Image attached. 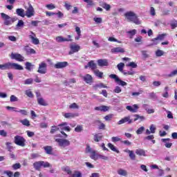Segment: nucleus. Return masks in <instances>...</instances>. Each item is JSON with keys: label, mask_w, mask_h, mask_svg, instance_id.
Returning <instances> with one entry per match:
<instances>
[{"label": "nucleus", "mask_w": 177, "mask_h": 177, "mask_svg": "<svg viewBox=\"0 0 177 177\" xmlns=\"http://www.w3.org/2000/svg\"><path fill=\"white\" fill-rule=\"evenodd\" d=\"M12 68L15 70H24L22 66L16 63L8 62L4 64H0V70H10Z\"/></svg>", "instance_id": "obj_1"}, {"label": "nucleus", "mask_w": 177, "mask_h": 177, "mask_svg": "<svg viewBox=\"0 0 177 177\" xmlns=\"http://www.w3.org/2000/svg\"><path fill=\"white\" fill-rule=\"evenodd\" d=\"M124 17H126L128 21H132L135 24L139 25L140 24V21L138 19V16L136 14L132 11L127 12L124 14Z\"/></svg>", "instance_id": "obj_2"}, {"label": "nucleus", "mask_w": 177, "mask_h": 177, "mask_svg": "<svg viewBox=\"0 0 177 177\" xmlns=\"http://www.w3.org/2000/svg\"><path fill=\"white\" fill-rule=\"evenodd\" d=\"M52 168V165L48 162H45L43 160H39L33 163V167L36 169V171H41V168Z\"/></svg>", "instance_id": "obj_3"}, {"label": "nucleus", "mask_w": 177, "mask_h": 177, "mask_svg": "<svg viewBox=\"0 0 177 177\" xmlns=\"http://www.w3.org/2000/svg\"><path fill=\"white\" fill-rule=\"evenodd\" d=\"M14 142L17 146H21V147H24L26 146V139L21 136H16L14 138Z\"/></svg>", "instance_id": "obj_4"}, {"label": "nucleus", "mask_w": 177, "mask_h": 177, "mask_svg": "<svg viewBox=\"0 0 177 177\" xmlns=\"http://www.w3.org/2000/svg\"><path fill=\"white\" fill-rule=\"evenodd\" d=\"M109 77L112 78V80H115V82L117 84V85H119L120 86H127L128 85L126 82L122 81L121 79H120V77H118L117 75L111 74L109 75Z\"/></svg>", "instance_id": "obj_5"}, {"label": "nucleus", "mask_w": 177, "mask_h": 177, "mask_svg": "<svg viewBox=\"0 0 177 177\" xmlns=\"http://www.w3.org/2000/svg\"><path fill=\"white\" fill-rule=\"evenodd\" d=\"M55 142H57L59 147H62V149L67 147L70 145V141L66 139L57 138L55 139Z\"/></svg>", "instance_id": "obj_6"}, {"label": "nucleus", "mask_w": 177, "mask_h": 177, "mask_svg": "<svg viewBox=\"0 0 177 177\" xmlns=\"http://www.w3.org/2000/svg\"><path fill=\"white\" fill-rule=\"evenodd\" d=\"M0 15L1 16L2 20L3 21L4 26H11L12 25L10 16L6 15L4 12H1Z\"/></svg>", "instance_id": "obj_7"}, {"label": "nucleus", "mask_w": 177, "mask_h": 177, "mask_svg": "<svg viewBox=\"0 0 177 177\" xmlns=\"http://www.w3.org/2000/svg\"><path fill=\"white\" fill-rule=\"evenodd\" d=\"M48 71V64L45 63L44 62L40 63L39 64V68L37 70V73L39 74H46Z\"/></svg>", "instance_id": "obj_8"}, {"label": "nucleus", "mask_w": 177, "mask_h": 177, "mask_svg": "<svg viewBox=\"0 0 177 177\" xmlns=\"http://www.w3.org/2000/svg\"><path fill=\"white\" fill-rule=\"evenodd\" d=\"M133 122V120L131 119V116H127L122 118L118 122V125H122V124H131Z\"/></svg>", "instance_id": "obj_9"}, {"label": "nucleus", "mask_w": 177, "mask_h": 177, "mask_svg": "<svg viewBox=\"0 0 177 177\" xmlns=\"http://www.w3.org/2000/svg\"><path fill=\"white\" fill-rule=\"evenodd\" d=\"M30 35H29L28 37L30 38V39H31L32 44H33L34 45H39V39L37 38V35H35V33H34V32L32 31H30Z\"/></svg>", "instance_id": "obj_10"}, {"label": "nucleus", "mask_w": 177, "mask_h": 177, "mask_svg": "<svg viewBox=\"0 0 177 177\" xmlns=\"http://www.w3.org/2000/svg\"><path fill=\"white\" fill-rule=\"evenodd\" d=\"M10 58L12 60H17V62H24V57L19 53H12L10 55Z\"/></svg>", "instance_id": "obj_11"}, {"label": "nucleus", "mask_w": 177, "mask_h": 177, "mask_svg": "<svg viewBox=\"0 0 177 177\" xmlns=\"http://www.w3.org/2000/svg\"><path fill=\"white\" fill-rule=\"evenodd\" d=\"M165 37H167V34L165 33L158 35L157 37L151 39L152 42H153L152 45H157L158 44H159L158 41H162V39H164Z\"/></svg>", "instance_id": "obj_12"}, {"label": "nucleus", "mask_w": 177, "mask_h": 177, "mask_svg": "<svg viewBox=\"0 0 177 177\" xmlns=\"http://www.w3.org/2000/svg\"><path fill=\"white\" fill-rule=\"evenodd\" d=\"M68 38H64L62 36H58L55 38L56 42H71V41H73V39H71V35H68Z\"/></svg>", "instance_id": "obj_13"}, {"label": "nucleus", "mask_w": 177, "mask_h": 177, "mask_svg": "<svg viewBox=\"0 0 177 177\" xmlns=\"http://www.w3.org/2000/svg\"><path fill=\"white\" fill-rule=\"evenodd\" d=\"M34 8L32 7V6L30 5L29 7L26 9L25 16L29 18L32 17V16H34Z\"/></svg>", "instance_id": "obj_14"}, {"label": "nucleus", "mask_w": 177, "mask_h": 177, "mask_svg": "<svg viewBox=\"0 0 177 177\" xmlns=\"http://www.w3.org/2000/svg\"><path fill=\"white\" fill-rule=\"evenodd\" d=\"M71 50L69 51V55H73V53H77L81 49V46L79 45L72 44L70 46Z\"/></svg>", "instance_id": "obj_15"}, {"label": "nucleus", "mask_w": 177, "mask_h": 177, "mask_svg": "<svg viewBox=\"0 0 177 177\" xmlns=\"http://www.w3.org/2000/svg\"><path fill=\"white\" fill-rule=\"evenodd\" d=\"M68 66V62H57L54 67L55 68L60 69V68H64Z\"/></svg>", "instance_id": "obj_16"}, {"label": "nucleus", "mask_w": 177, "mask_h": 177, "mask_svg": "<svg viewBox=\"0 0 177 177\" xmlns=\"http://www.w3.org/2000/svg\"><path fill=\"white\" fill-rule=\"evenodd\" d=\"M67 125V122H65L59 124L58 127H59V129H61V131H67V132H70V131H71V128H70V127Z\"/></svg>", "instance_id": "obj_17"}, {"label": "nucleus", "mask_w": 177, "mask_h": 177, "mask_svg": "<svg viewBox=\"0 0 177 177\" xmlns=\"http://www.w3.org/2000/svg\"><path fill=\"white\" fill-rule=\"evenodd\" d=\"M126 109L129 111H131V113H138V110L139 109V106H138V104H133V106H126Z\"/></svg>", "instance_id": "obj_18"}, {"label": "nucleus", "mask_w": 177, "mask_h": 177, "mask_svg": "<svg viewBox=\"0 0 177 177\" xmlns=\"http://www.w3.org/2000/svg\"><path fill=\"white\" fill-rule=\"evenodd\" d=\"M98 66L100 67H104L109 66V60L106 59H100L97 61Z\"/></svg>", "instance_id": "obj_19"}, {"label": "nucleus", "mask_w": 177, "mask_h": 177, "mask_svg": "<svg viewBox=\"0 0 177 177\" xmlns=\"http://www.w3.org/2000/svg\"><path fill=\"white\" fill-rule=\"evenodd\" d=\"M95 110H96L97 111H109L110 110V106H107L106 105H102V106H96L95 108Z\"/></svg>", "instance_id": "obj_20"}, {"label": "nucleus", "mask_w": 177, "mask_h": 177, "mask_svg": "<svg viewBox=\"0 0 177 177\" xmlns=\"http://www.w3.org/2000/svg\"><path fill=\"white\" fill-rule=\"evenodd\" d=\"M83 80L84 82H86V84H92L93 81L92 75L89 74H86V75L83 76Z\"/></svg>", "instance_id": "obj_21"}, {"label": "nucleus", "mask_w": 177, "mask_h": 177, "mask_svg": "<svg viewBox=\"0 0 177 177\" xmlns=\"http://www.w3.org/2000/svg\"><path fill=\"white\" fill-rule=\"evenodd\" d=\"M97 66L96 65V64L95 63V62L93 61H90L87 65H86L84 66V68H91V70H95V68H97Z\"/></svg>", "instance_id": "obj_22"}, {"label": "nucleus", "mask_w": 177, "mask_h": 177, "mask_svg": "<svg viewBox=\"0 0 177 177\" xmlns=\"http://www.w3.org/2000/svg\"><path fill=\"white\" fill-rule=\"evenodd\" d=\"M161 140L163 143H165V147H167V149H171V147H172V143L169 142L171 139L162 138Z\"/></svg>", "instance_id": "obj_23"}, {"label": "nucleus", "mask_w": 177, "mask_h": 177, "mask_svg": "<svg viewBox=\"0 0 177 177\" xmlns=\"http://www.w3.org/2000/svg\"><path fill=\"white\" fill-rule=\"evenodd\" d=\"M111 52L112 53H124V52H125V50L121 47H116L112 48L111 50Z\"/></svg>", "instance_id": "obj_24"}, {"label": "nucleus", "mask_w": 177, "mask_h": 177, "mask_svg": "<svg viewBox=\"0 0 177 177\" xmlns=\"http://www.w3.org/2000/svg\"><path fill=\"white\" fill-rule=\"evenodd\" d=\"M93 89H95V91H97V89H99V88L100 89H102V88H104L107 89V88H109V86L104 85V84H103V83H98V84H94L93 86Z\"/></svg>", "instance_id": "obj_25"}, {"label": "nucleus", "mask_w": 177, "mask_h": 177, "mask_svg": "<svg viewBox=\"0 0 177 177\" xmlns=\"http://www.w3.org/2000/svg\"><path fill=\"white\" fill-rule=\"evenodd\" d=\"M16 14L21 17H24L26 16V12L23 8H17L16 10Z\"/></svg>", "instance_id": "obj_26"}, {"label": "nucleus", "mask_w": 177, "mask_h": 177, "mask_svg": "<svg viewBox=\"0 0 177 177\" xmlns=\"http://www.w3.org/2000/svg\"><path fill=\"white\" fill-rule=\"evenodd\" d=\"M124 152L129 153V156L131 160H135V158H136V156L135 155V153H133V151H131L129 149H125Z\"/></svg>", "instance_id": "obj_27"}, {"label": "nucleus", "mask_w": 177, "mask_h": 177, "mask_svg": "<svg viewBox=\"0 0 177 177\" xmlns=\"http://www.w3.org/2000/svg\"><path fill=\"white\" fill-rule=\"evenodd\" d=\"M78 115H80L78 113H66L64 116L65 118H74V117H78Z\"/></svg>", "instance_id": "obj_28"}, {"label": "nucleus", "mask_w": 177, "mask_h": 177, "mask_svg": "<svg viewBox=\"0 0 177 177\" xmlns=\"http://www.w3.org/2000/svg\"><path fill=\"white\" fill-rule=\"evenodd\" d=\"M136 154H137V156H143V157H146V151L142 149H138L136 150Z\"/></svg>", "instance_id": "obj_29"}, {"label": "nucleus", "mask_w": 177, "mask_h": 177, "mask_svg": "<svg viewBox=\"0 0 177 177\" xmlns=\"http://www.w3.org/2000/svg\"><path fill=\"white\" fill-rule=\"evenodd\" d=\"M94 142H100L103 139V135L102 133H97L94 135Z\"/></svg>", "instance_id": "obj_30"}, {"label": "nucleus", "mask_w": 177, "mask_h": 177, "mask_svg": "<svg viewBox=\"0 0 177 177\" xmlns=\"http://www.w3.org/2000/svg\"><path fill=\"white\" fill-rule=\"evenodd\" d=\"M44 150L46 151V154H52V151H53V149L51 146L44 147Z\"/></svg>", "instance_id": "obj_31"}, {"label": "nucleus", "mask_w": 177, "mask_h": 177, "mask_svg": "<svg viewBox=\"0 0 177 177\" xmlns=\"http://www.w3.org/2000/svg\"><path fill=\"white\" fill-rule=\"evenodd\" d=\"M37 103L38 104H40V106H47L48 103L44 100V98L41 97L37 99Z\"/></svg>", "instance_id": "obj_32"}, {"label": "nucleus", "mask_w": 177, "mask_h": 177, "mask_svg": "<svg viewBox=\"0 0 177 177\" xmlns=\"http://www.w3.org/2000/svg\"><path fill=\"white\" fill-rule=\"evenodd\" d=\"M94 74L96 75V77H98V78H102L103 77V73L100 72L99 69L94 70Z\"/></svg>", "instance_id": "obj_33"}, {"label": "nucleus", "mask_w": 177, "mask_h": 177, "mask_svg": "<svg viewBox=\"0 0 177 177\" xmlns=\"http://www.w3.org/2000/svg\"><path fill=\"white\" fill-rule=\"evenodd\" d=\"M108 147H109V149H111V150H112V151H115V153H120V151L118 149H117V148H115V146H114L111 143L108 144Z\"/></svg>", "instance_id": "obj_34"}, {"label": "nucleus", "mask_w": 177, "mask_h": 177, "mask_svg": "<svg viewBox=\"0 0 177 177\" xmlns=\"http://www.w3.org/2000/svg\"><path fill=\"white\" fill-rule=\"evenodd\" d=\"M100 6H102V8H103L104 9H105L107 11H109V10H110V9H111V6H110L109 4H107L106 3H102L100 4Z\"/></svg>", "instance_id": "obj_35"}, {"label": "nucleus", "mask_w": 177, "mask_h": 177, "mask_svg": "<svg viewBox=\"0 0 177 177\" xmlns=\"http://www.w3.org/2000/svg\"><path fill=\"white\" fill-rule=\"evenodd\" d=\"M98 156H99V154H96V151H93L92 152H91V158H92V160H98Z\"/></svg>", "instance_id": "obj_36"}, {"label": "nucleus", "mask_w": 177, "mask_h": 177, "mask_svg": "<svg viewBox=\"0 0 177 177\" xmlns=\"http://www.w3.org/2000/svg\"><path fill=\"white\" fill-rule=\"evenodd\" d=\"M118 69L119 70V71L120 73H122V71H124V67H125V64L120 62V64H118L117 65Z\"/></svg>", "instance_id": "obj_37"}, {"label": "nucleus", "mask_w": 177, "mask_h": 177, "mask_svg": "<svg viewBox=\"0 0 177 177\" xmlns=\"http://www.w3.org/2000/svg\"><path fill=\"white\" fill-rule=\"evenodd\" d=\"M171 10L164 8L162 10L161 16H169Z\"/></svg>", "instance_id": "obj_38"}, {"label": "nucleus", "mask_w": 177, "mask_h": 177, "mask_svg": "<svg viewBox=\"0 0 177 177\" xmlns=\"http://www.w3.org/2000/svg\"><path fill=\"white\" fill-rule=\"evenodd\" d=\"M118 175H120L121 176H127V173L126 170H124L122 169H120L118 170Z\"/></svg>", "instance_id": "obj_39"}, {"label": "nucleus", "mask_w": 177, "mask_h": 177, "mask_svg": "<svg viewBox=\"0 0 177 177\" xmlns=\"http://www.w3.org/2000/svg\"><path fill=\"white\" fill-rule=\"evenodd\" d=\"M19 122H21V124L24 125L25 127H30V120L27 119L20 120Z\"/></svg>", "instance_id": "obj_40"}, {"label": "nucleus", "mask_w": 177, "mask_h": 177, "mask_svg": "<svg viewBox=\"0 0 177 177\" xmlns=\"http://www.w3.org/2000/svg\"><path fill=\"white\" fill-rule=\"evenodd\" d=\"M25 66L28 71H31V69L34 67V65L31 62H26Z\"/></svg>", "instance_id": "obj_41"}, {"label": "nucleus", "mask_w": 177, "mask_h": 177, "mask_svg": "<svg viewBox=\"0 0 177 177\" xmlns=\"http://www.w3.org/2000/svg\"><path fill=\"white\" fill-rule=\"evenodd\" d=\"M145 129H146L145 128V127H141L138 129V130L136 131V133H137V135H142V133L145 132Z\"/></svg>", "instance_id": "obj_42"}, {"label": "nucleus", "mask_w": 177, "mask_h": 177, "mask_svg": "<svg viewBox=\"0 0 177 177\" xmlns=\"http://www.w3.org/2000/svg\"><path fill=\"white\" fill-rule=\"evenodd\" d=\"M26 52L28 55H35L37 53L34 48H26Z\"/></svg>", "instance_id": "obj_43"}, {"label": "nucleus", "mask_w": 177, "mask_h": 177, "mask_svg": "<svg viewBox=\"0 0 177 177\" xmlns=\"http://www.w3.org/2000/svg\"><path fill=\"white\" fill-rule=\"evenodd\" d=\"M25 94L26 95V96H28V97H30V98L34 97V94H32V91H31L30 89L26 90L25 91Z\"/></svg>", "instance_id": "obj_44"}, {"label": "nucleus", "mask_w": 177, "mask_h": 177, "mask_svg": "<svg viewBox=\"0 0 177 177\" xmlns=\"http://www.w3.org/2000/svg\"><path fill=\"white\" fill-rule=\"evenodd\" d=\"M32 82H34V80L32 78H29L24 80V85H31Z\"/></svg>", "instance_id": "obj_45"}, {"label": "nucleus", "mask_w": 177, "mask_h": 177, "mask_svg": "<svg viewBox=\"0 0 177 177\" xmlns=\"http://www.w3.org/2000/svg\"><path fill=\"white\" fill-rule=\"evenodd\" d=\"M113 92L115 93H121V92H122V89L121 87H120V86H116L113 90Z\"/></svg>", "instance_id": "obj_46"}, {"label": "nucleus", "mask_w": 177, "mask_h": 177, "mask_svg": "<svg viewBox=\"0 0 177 177\" xmlns=\"http://www.w3.org/2000/svg\"><path fill=\"white\" fill-rule=\"evenodd\" d=\"M108 41H109V42H118V44H121V41H119L113 37H109Z\"/></svg>", "instance_id": "obj_47"}, {"label": "nucleus", "mask_w": 177, "mask_h": 177, "mask_svg": "<svg viewBox=\"0 0 177 177\" xmlns=\"http://www.w3.org/2000/svg\"><path fill=\"white\" fill-rule=\"evenodd\" d=\"M156 55L157 57H161V56H164V51H162V50H158L156 52Z\"/></svg>", "instance_id": "obj_48"}, {"label": "nucleus", "mask_w": 177, "mask_h": 177, "mask_svg": "<svg viewBox=\"0 0 177 177\" xmlns=\"http://www.w3.org/2000/svg\"><path fill=\"white\" fill-rule=\"evenodd\" d=\"M59 129H60L59 127L53 126L50 132V133H55V132L59 131Z\"/></svg>", "instance_id": "obj_49"}, {"label": "nucleus", "mask_w": 177, "mask_h": 177, "mask_svg": "<svg viewBox=\"0 0 177 177\" xmlns=\"http://www.w3.org/2000/svg\"><path fill=\"white\" fill-rule=\"evenodd\" d=\"M24 21H23V20H19L16 27L17 28H20V27H24Z\"/></svg>", "instance_id": "obj_50"}, {"label": "nucleus", "mask_w": 177, "mask_h": 177, "mask_svg": "<svg viewBox=\"0 0 177 177\" xmlns=\"http://www.w3.org/2000/svg\"><path fill=\"white\" fill-rule=\"evenodd\" d=\"M46 8H47V9H48L49 10H53V9L56 8V6H55L53 3H50V4H47L46 6Z\"/></svg>", "instance_id": "obj_51"}, {"label": "nucleus", "mask_w": 177, "mask_h": 177, "mask_svg": "<svg viewBox=\"0 0 177 177\" xmlns=\"http://www.w3.org/2000/svg\"><path fill=\"white\" fill-rule=\"evenodd\" d=\"M127 34H129L130 35V38H132V37L133 35H136V30L134 29V30H129V31L127 32Z\"/></svg>", "instance_id": "obj_52"}, {"label": "nucleus", "mask_w": 177, "mask_h": 177, "mask_svg": "<svg viewBox=\"0 0 177 177\" xmlns=\"http://www.w3.org/2000/svg\"><path fill=\"white\" fill-rule=\"evenodd\" d=\"M104 160V161H108L109 158L104 155L98 154V159Z\"/></svg>", "instance_id": "obj_53"}, {"label": "nucleus", "mask_w": 177, "mask_h": 177, "mask_svg": "<svg viewBox=\"0 0 177 177\" xmlns=\"http://www.w3.org/2000/svg\"><path fill=\"white\" fill-rule=\"evenodd\" d=\"M149 99H157V95H156V93L151 92L149 93Z\"/></svg>", "instance_id": "obj_54"}, {"label": "nucleus", "mask_w": 177, "mask_h": 177, "mask_svg": "<svg viewBox=\"0 0 177 177\" xmlns=\"http://www.w3.org/2000/svg\"><path fill=\"white\" fill-rule=\"evenodd\" d=\"M149 129L151 131V133H156V126L154 124H151Z\"/></svg>", "instance_id": "obj_55"}, {"label": "nucleus", "mask_w": 177, "mask_h": 177, "mask_svg": "<svg viewBox=\"0 0 177 177\" xmlns=\"http://www.w3.org/2000/svg\"><path fill=\"white\" fill-rule=\"evenodd\" d=\"M154 139V135H149L144 138V140H153Z\"/></svg>", "instance_id": "obj_56"}, {"label": "nucleus", "mask_w": 177, "mask_h": 177, "mask_svg": "<svg viewBox=\"0 0 177 177\" xmlns=\"http://www.w3.org/2000/svg\"><path fill=\"white\" fill-rule=\"evenodd\" d=\"M17 113H20L22 115H28V112L24 109L18 110Z\"/></svg>", "instance_id": "obj_57"}, {"label": "nucleus", "mask_w": 177, "mask_h": 177, "mask_svg": "<svg viewBox=\"0 0 177 177\" xmlns=\"http://www.w3.org/2000/svg\"><path fill=\"white\" fill-rule=\"evenodd\" d=\"M6 145L7 146L8 151H12V150H13V147H12L11 142H6Z\"/></svg>", "instance_id": "obj_58"}, {"label": "nucleus", "mask_w": 177, "mask_h": 177, "mask_svg": "<svg viewBox=\"0 0 177 177\" xmlns=\"http://www.w3.org/2000/svg\"><path fill=\"white\" fill-rule=\"evenodd\" d=\"M64 8L66 9V10H70L71 8H73V6L71 4L67 3V1L65 2Z\"/></svg>", "instance_id": "obj_59"}, {"label": "nucleus", "mask_w": 177, "mask_h": 177, "mask_svg": "<svg viewBox=\"0 0 177 177\" xmlns=\"http://www.w3.org/2000/svg\"><path fill=\"white\" fill-rule=\"evenodd\" d=\"M150 15L151 16H156V9L154 7H150Z\"/></svg>", "instance_id": "obj_60"}, {"label": "nucleus", "mask_w": 177, "mask_h": 177, "mask_svg": "<svg viewBox=\"0 0 177 177\" xmlns=\"http://www.w3.org/2000/svg\"><path fill=\"white\" fill-rule=\"evenodd\" d=\"M73 177H82V174L80 171H75L73 174H72Z\"/></svg>", "instance_id": "obj_61"}, {"label": "nucleus", "mask_w": 177, "mask_h": 177, "mask_svg": "<svg viewBox=\"0 0 177 177\" xmlns=\"http://www.w3.org/2000/svg\"><path fill=\"white\" fill-rule=\"evenodd\" d=\"M93 20L97 24H100V23H102V19L101 17H95V18H93Z\"/></svg>", "instance_id": "obj_62"}, {"label": "nucleus", "mask_w": 177, "mask_h": 177, "mask_svg": "<svg viewBox=\"0 0 177 177\" xmlns=\"http://www.w3.org/2000/svg\"><path fill=\"white\" fill-rule=\"evenodd\" d=\"M69 109H80V106L77 104V103L74 102L69 106Z\"/></svg>", "instance_id": "obj_63"}, {"label": "nucleus", "mask_w": 177, "mask_h": 177, "mask_svg": "<svg viewBox=\"0 0 177 177\" xmlns=\"http://www.w3.org/2000/svg\"><path fill=\"white\" fill-rule=\"evenodd\" d=\"M75 132H81L82 131V126L81 125H77L75 128Z\"/></svg>", "instance_id": "obj_64"}]
</instances>
